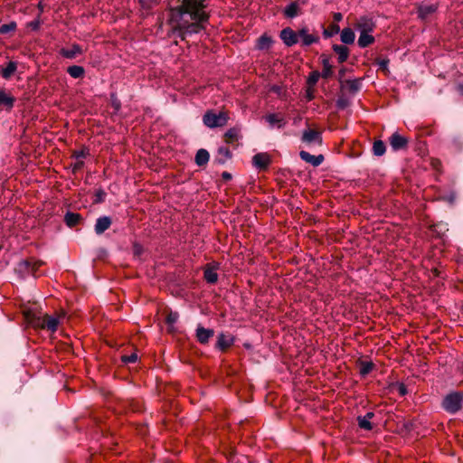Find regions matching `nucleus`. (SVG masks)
Instances as JSON below:
<instances>
[{"instance_id": "obj_24", "label": "nucleus", "mask_w": 463, "mask_h": 463, "mask_svg": "<svg viewBox=\"0 0 463 463\" xmlns=\"http://www.w3.org/2000/svg\"><path fill=\"white\" fill-rule=\"evenodd\" d=\"M14 105V98L4 90H0V106L11 109Z\"/></svg>"}, {"instance_id": "obj_38", "label": "nucleus", "mask_w": 463, "mask_h": 463, "mask_svg": "<svg viewBox=\"0 0 463 463\" xmlns=\"http://www.w3.org/2000/svg\"><path fill=\"white\" fill-rule=\"evenodd\" d=\"M14 28H15V24H3V25L0 27V32H1L2 33H8V32H10V31H13Z\"/></svg>"}, {"instance_id": "obj_39", "label": "nucleus", "mask_w": 463, "mask_h": 463, "mask_svg": "<svg viewBox=\"0 0 463 463\" xmlns=\"http://www.w3.org/2000/svg\"><path fill=\"white\" fill-rule=\"evenodd\" d=\"M389 61L386 59H381L377 61V64L383 71H387Z\"/></svg>"}, {"instance_id": "obj_17", "label": "nucleus", "mask_w": 463, "mask_h": 463, "mask_svg": "<svg viewBox=\"0 0 463 463\" xmlns=\"http://www.w3.org/2000/svg\"><path fill=\"white\" fill-rule=\"evenodd\" d=\"M82 52L81 48L79 45H72L71 48L68 49H62L61 53L63 57L68 59H73L78 54H80Z\"/></svg>"}, {"instance_id": "obj_20", "label": "nucleus", "mask_w": 463, "mask_h": 463, "mask_svg": "<svg viewBox=\"0 0 463 463\" xmlns=\"http://www.w3.org/2000/svg\"><path fill=\"white\" fill-rule=\"evenodd\" d=\"M373 417V412H367L364 417H358V424L361 429L370 430L373 426L370 422V420Z\"/></svg>"}, {"instance_id": "obj_40", "label": "nucleus", "mask_w": 463, "mask_h": 463, "mask_svg": "<svg viewBox=\"0 0 463 463\" xmlns=\"http://www.w3.org/2000/svg\"><path fill=\"white\" fill-rule=\"evenodd\" d=\"M226 137L231 138V139H236L238 137V130L235 129V128L230 129L226 133Z\"/></svg>"}, {"instance_id": "obj_33", "label": "nucleus", "mask_w": 463, "mask_h": 463, "mask_svg": "<svg viewBox=\"0 0 463 463\" xmlns=\"http://www.w3.org/2000/svg\"><path fill=\"white\" fill-rule=\"evenodd\" d=\"M321 74L318 71H313L310 73L307 79V84L310 88L314 87L319 80Z\"/></svg>"}, {"instance_id": "obj_15", "label": "nucleus", "mask_w": 463, "mask_h": 463, "mask_svg": "<svg viewBox=\"0 0 463 463\" xmlns=\"http://www.w3.org/2000/svg\"><path fill=\"white\" fill-rule=\"evenodd\" d=\"M233 341L232 335L221 334L218 336L217 346L222 350H225L233 344Z\"/></svg>"}, {"instance_id": "obj_32", "label": "nucleus", "mask_w": 463, "mask_h": 463, "mask_svg": "<svg viewBox=\"0 0 463 463\" xmlns=\"http://www.w3.org/2000/svg\"><path fill=\"white\" fill-rule=\"evenodd\" d=\"M375 156H383L385 152V145L383 141H375L373 146Z\"/></svg>"}, {"instance_id": "obj_37", "label": "nucleus", "mask_w": 463, "mask_h": 463, "mask_svg": "<svg viewBox=\"0 0 463 463\" xmlns=\"http://www.w3.org/2000/svg\"><path fill=\"white\" fill-rule=\"evenodd\" d=\"M143 8L150 9L153 5H156L157 0H139Z\"/></svg>"}, {"instance_id": "obj_11", "label": "nucleus", "mask_w": 463, "mask_h": 463, "mask_svg": "<svg viewBox=\"0 0 463 463\" xmlns=\"http://www.w3.org/2000/svg\"><path fill=\"white\" fill-rule=\"evenodd\" d=\"M390 144L394 150L402 149L407 145V139L396 132L391 136Z\"/></svg>"}, {"instance_id": "obj_44", "label": "nucleus", "mask_w": 463, "mask_h": 463, "mask_svg": "<svg viewBox=\"0 0 463 463\" xmlns=\"http://www.w3.org/2000/svg\"><path fill=\"white\" fill-rule=\"evenodd\" d=\"M401 392H402V394L404 393V388H403V387H402V388H401Z\"/></svg>"}, {"instance_id": "obj_19", "label": "nucleus", "mask_w": 463, "mask_h": 463, "mask_svg": "<svg viewBox=\"0 0 463 463\" xmlns=\"http://www.w3.org/2000/svg\"><path fill=\"white\" fill-rule=\"evenodd\" d=\"M341 41L345 44H351L354 42L355 35L351 28H345L341 31Z\"/></svg>"}, {"instance_id": "obj_42", "label": "nucleus", "mask_w": 463, "mask_h": 463, "mask_svg": "<svg viewBox=\"0 0 463 463\" xmlns=\"http://www.w3.org/2000/svg\"><path fill=\"white\" fill-rule=\"evenodd\" d=\"M39 8H40L41 10H43V6L42 3H39Z\"/></svg>"}, {"instance_id": "obj_41", "label": "nucleus", "mask_w": 463, "mask_h": 463, "mask_svg": "<svg viewBox=\"0 0 463 463\" xmlns=\"http://www.w3.org/2000/svg\"><path fill=\"white\" fill-rule=\"evenodd\" d=\"M333 18H334V21H335L334 24H336V23L340 22L343 19V15H342L341 13H335L333 14Z\"/></svg>"}, {"instance_id": "obj_4", "label": "nucleus", "mask_w": 463, "mask_h": 463, "mask_svg": "<svg viewBox=\"0 0 463 463\" xmlns=\"http://www.w3.org/2000/svg\"><path fill=\"white\" fill-rule=\"evenodd\" d=\"M463 395L460 392L448 394L442 402L443 408L450 413H455L461 408Z\"/></svg>"}, {"instance_id": "obj_25", "label": "nucleus", "mask_w": 463, "mask_h": 463, "mask_svg": "<svg viewBox=\"0 0 463 463\" xmlns=\"http://www.w3.org/2000/svg\"><path fill=\"white\" fill-rule=\"evenodd\" d=\"M67 71L74 79L81 78L84 75L83 67L78 65L69 67Z\"/></svg>"}, {"instance_id": "obj_1", "label": "nucleus", "mask_w": 463, "mask_h": 463, "mask_svg": "<svg viewBox=\"0 0 463 463\" xmlns=\"http://www.w3.org/2000/svg\"><path fill=\"white\" fill-rule=\"evenodd\" d=\"M204 0H183L182 5L169 11V24L182 39L203 29L208 20Z\"/></svg>"}, {"instance_id": "obj_43", "label": "nucleus", "mask_w": 463, "mask_h": 463, "mask_svg": "<svg viewBox=\"0 0 463 463\" xmlns=\"http://www.w3.org/2000/svg\"><path fill=\"white\" fill-rule=\"evenodd\" d=\"M80 156H83V153H82V152H80V153L77 156V157H80Z\"/></svg>"}, {"instance_id": "obj_2", "label": "nucleus", "mask_w": 463, "mask_h": 463, "mask_svg": "<svg viewBox=\"0 0 463 463\" xmlns=\"http://www.w3.org/2000/svg\"><path fill=\"white\" fill-rule=\"evenodd\" d=\"M24 316L31 326L46 329L52 333L57 330L59 324L64 318V314L52 317L36 310V307L24 309Z\"/></svg>"}, {"instance_id": "obj_6", "label": "nucleus", "mask_w": 463, "mask_h": 463, "mask_svg": "<svg viewBox=\"0 0 463 463\" xmlns=\"http://www.w3.org/2000/svg\"><path fill=\"white\" fill-rule=\"evenodd\" d=\"M266 121L269 123L270 128L277 127L282 128L286 126L287 120L285 117L280 113H271L265 117Z\"/></svg>"}, {"instance_id": "obj_18", "label": "nucleus", "mask_w": 463, "mask_h": 463, "mask_svg": "<svg viewBox=\"0 0 463 463\" xmlns=\"http://www.w3.org/2000/svg\"><path fill=\"white\" fill-rule=\"evenodd\" d=\"M333 50L338 55L339 62H344L347 60L348 55H349V51H348L347 47H345L344 45L335 44L333 46Z\"/></svg>"}, {"instance_id": "obj_10", "label": "nucleus", "mask_w": 463, "mask_h": 463, "mask_svg": "<svg viewBox=\"0 0 463 463\" xmlns=\"http://www.w3.org/2000/svg\"><path fill=\"white\" fill-rule=\"evenodd\" d=\"M299 156L302 160H304L307 163L311 164L314 166L319 165L324 160V157L322 155L312 156L308 152L304 151V150L300 151Z\"/></svg>"}, {"instance_id": "obj_31", "label": "nucleus", "mask_w": 463, "mask_h": 463, "mask_svg": "<svg viewBox=\"0 0 463 463\" xmlns=\"http://www.w3.org/2000/svg\"><path fill=\"white\" fill-rule=\"evenodd\" d=\"M322 63L323 71L321 76L324 78L330 77L332 75V66L330 65L329 61L326 58H325L323 59Z\"/></svg>"}, {"instance_id": "obj_13", "label": "nucleus", "mask_w": 463, "mask_h": 463, "mask_svg": "<svg viewBox=\"0 0 463 463\" xmlns=\"http://www.w3.org/2000/svg\"><path fill=\"white\" fill-rule=\"evenodd\" d=\"M269 162V156L265 153H259L253 156V165L258 168H266Z\"/></svg>"}, {"instance_id": "obj_27", "label": "nucleus", "mask_w": 463, "mask_h": 463, "mask_svg": "<svg viewBox=\"0 0 463 463\" xmlns=\"http://www.w3.org/2000/svg\"><path fill=\"white\" fill-rule=\"evenodd\" d=\"M80 215L74 213H68L65 215V222L69 227H73L79 223Z\"/></svg>"}, {"instance_id": "obj_21", "label": "nucleus", "mask_w": 463, "mask_h": 463, "mask_svg": "<svg viewBox=\"0 0 463 463\" xmlns=\"http://www.w3.org/2000/svg\"><path fill=\"white\" fill-rule=\"evenodd\" d=\"M210 155L205 149H199L195 155V163L202 166L208 163Z\"/></svg>"}, {"instance_id": "obj_34", "label": "nucleus", "mask_w": 463, "mask_h": 463, "mask_svg": "<svg viewBox=\"0 0 463 463\" xmlns=\"http://www.w3.org/2000/svg\"><path fill=\"white\" fill-rule=\"evenodd\" d=\"M178 319V314L170 312L166 317V323L172 327Z\"/></svg>"}, {"instance_id": "obj_3", "label": "nucleus", "mask_w": 463, "mask_h": 463, "mask_svg": "<svg viewBox=\"0 0 463 463\" xmlns=\"http://www.w3.org/2000/svg\"><path fill=\"white\" fill-rule=\"evenodd\" d=\"M203 120L205 126L213 128L224 126L228 121V116L224 112L216 114L213 111H208L204 114Z\"/></svg>"}, {"instance_id": "obj_22", "label": "nucleus", "mask_w": 463, "mask_h": 463, "mask_svg": "<svg viewBox=\"0 0 463 463\" xmlns=\"http://www.w3.org/2000/svg\"><path fill=\"white\" fill-rule=\"evenodd\" d=\"M17 63L14 61H9L5 68H3L0 71L4 79H9L16 71Z\"/></svg>"}, {"instance_id": "obj_12", "label": "nucleus", "mask_w": 463, "mask_h": 463, "mask_svg": "<svg viewBox=\"0 0 463 463\" xmlns=\"http://www.w3.org/2000/svg\"><path fill=\"white\" fill-rule=\"evenodd\" d=\"M214 332L213 329H207L199 326L196 329V336L198 341L202 344H205L213 335Z\"/></svg>"}, {"instance_id": "obj_29", "label": "nucleus", "mask_w": 463, "mask_h": 463, "mask_svg": "<svg viewBox=\"0 0 463 463\" xmlns=\"http://www.w3.org/2000/svg\"><path fill=\"white\" fill-rule=\"evenodd\" d=\"M285 14L288 17L293 18L298 15V5L296 3H291L285 9Z\"/></svg>"}, {"instance_id": "obj_7", "label": "nucleus", "mask_w": 463, "mask_h": 463, "mask_svg": "<svg viewBox=\"0 0 463 463\" xmlns=\"http://www.w3.org/2000/svg\"><path fill=\"white\" fill-rule=\"evenodd\" d=\"M280 38L288 46H292L298 42V33L288 27L281 31Z\"/></svg>"}, {"instance_id": "obj_23", "label": "nucleus", "mask_w": 463, "mask_h": 463, "mask_svg": "<svg viewBox=\"0 0 463 463\" xmlns=\"http://www.w3.org/2000/svg\"><path fill=\"white\" fill-rule=\"evenodd\" d=\"M435 11H436V6L434 5H420L418 9L419 16L422 19L427 18L430 14H433Z\"/></svg>"}, {"instance_id": "obj_9", "label": "nucleus", "mask_w": 463, "mask_h": 463, "mask_svg": "<svg viewBox=\"0 0 463 463\" xmlns=\"http://www.w3.org/2000/svg\"><path fill=\"white\" fill-rule=\"evenodd\" d=\"M300 39L304 45H311L318 41V37L308 33V30L303 28L298 33V40Z\"/></svg>"}, {"instance_id": "obj_35", "label": "nucleus", "mask_w": 463, "mask_h": 463, "mask_svg": "<svg viewBox=\"0 0 463 463\" xmlns=\"http://www.w3.org/2000/svg\"><path fill=\"white\" fill-rule=\"evenodd\" d=\"M372 368H373V364L371 363H364L361 365L360 373H361V374L365 375L372 371Z\"/></svg>"}, {"instance_id": "obj_16", "label": "nucleus", "mask_w": 463, "mask_h": 463, "mask_svg": "<svg viewBox=\"0 0 463 463\" xmlns=\"http://www.w3.org/2000/svg\"><path fill=\"white\" fill-rule=\"evenodd\" d=\"M371 33L372 32L360 33L357 43L361 48H365L373 43L374 37Z\"/></svg>"}, {"instance_id": "obj_36", "label": "nucleus", "mask_w": 463, "mask_h": 463, "mask_svg": "<svg viewBox=\"0 0 463 463\" xmlns=\"http://www.w3.org/2000/svg\"><path fill=\"white\" fill-rule=\"evenodd\" d=\"M137 360V354L136 353L130 354V355H123L122 356V362L125 364L128 363H135Z\"/></svg>"}, {"instance_id": "obj_8", "label": "nucleus", "mask_w": 463, "mask_h": 463, "mask_svg": "<svg viewBox=\"0 0 463 463\" xmlns=\"http://www.w3.org/2000/svg\"><path fill=\"white\" fill-rule=\"evenodd\" d=\"M355 28L359 33L373 32L374 29V24L372 19L364 16L357 21Z\"/></svg>"}, {"instance_id": "obj_45", "label": "nucleus", "mask_w": 463, "mask_h": 463, "mask_svg": "<svg viewBox=\"0 0 463 463\" xmlns=\"http://www.w3.org/2000/svg\"><path fill=\"white\" fill-rule=\"evenodd\" d=\"M308 98H309V99H312V95H311V93H308Z\"/></svg>"}, {"instance_id": "obj_14", "label": "nucleus", "mask_w": 463, "mask_h": 463, "mask_svg": "<svg viewBox=\"0 0 463 463\" xmlns=\"http://www.w3.org/2000/svg\"><path fill=\"white\" fill-rule=\"evenodd\" d=\"M111 224V220L109 217L103 216L99 217L95 224V232L97 234L103 233L106 230L109 228Z\"/></svg>"}, {"instance_id": "obj_26", "label": "nucleus", "mask_w": 463, "mask_h": 463, "mask_svg": "<svg viewBox=\"0 0 463 463\" xmlns=\"http://www.w3.org/2000/svg\"><path fill=\"white\" fill-rule=\"evenodd\" d=\"M272 40L267 35H262L258 39L257 47L260 50H267L270 47Z\"/></svg>"}, {"instance_id": "obj_28", "label": "nucleus", "mask_w": 463, "mask_h": 463, "mask_svg": "<svg viewBox=\"0 0 463 463\" xmlns=\"http://www.w3.org/2000/svg\"><path fill=\"white\" fill-rule=\"evenodd\" d=\"M204 279L207 280V282L209 283H214L217 281L218 279V275L215 271V269L214 268H207L205 270H204Z\"/></svg>"}, {"instance_id": "obj_5", "label": "nucleus", "mask_w": 463, "mask_h": 463, "mask_svg": "<svg viewBox=\"0 0 463 463\" xmlns=\"http://www.w3.org/2000/svg\"><path fill=\"white\" fill-rule=\"evenodd\" d=\"M301 140L307 146L321 145L322 143L320 132L311 128L304 130Z\"/></svg>"}, {"instance_id": "obj_30", "label": "nucleus", "mask_w": 463, "mask_h": 463, "mask_svg": "<svg viewBox=\"0 0 463 463\" xmlns=\"http://www.w3.org/2000/svg\"><path fill=\"white\" fill-rule=\"evenodd\" d=\"M340 32V27L337 24H332L327 29L324 31V36L328 38L337 34Z\"/></svg>"}]
</instances>
